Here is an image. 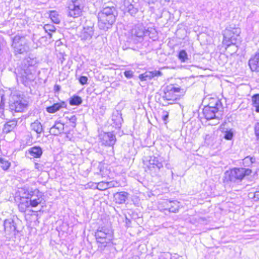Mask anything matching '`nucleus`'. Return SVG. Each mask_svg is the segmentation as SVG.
Returning <instances> with one entry per match:
<instances>
[{"label":"nucleus","instance_id":"nucleus-1","mask_svg":"<svg viewBox=\"0 0 259 259\" xmlns=\"http://www.w3.org/2000/svg\"><path fill=\"white\" fill-rule=\"evenodd\" d=\"M37 63L36 58L30 57L25 58L21 65L15 70L17 79L26 86L29 82L33 81L35 78L34 65Z\"/></svg>","mask_w":259,"mask_h":259},{"label":"nucleus","instance_id":"nucleus-2","mask_svg":"<svg viewBox=\"0 0 259 259\" xmlns=\"http://www.w3.org/2000/svg\"><path fill=\"white\" fill-rule=\"evenodd\" d=\"M115 11L114 7L107 6L98 13V26L100 29L106 31L111 27L115 21Z\"/></svg>","mask_w":259,"mask_h":259},{"label":"nucleus","instance_id":"nucleus-3","mask_svg":"<svg viewBox=\"0 0 259 259\" xmlns=\"http://www.w3.org/2000/svg\"><path fill=\"white\" fill-rule=\"evenodd\" d=\"M251 173L249 168H234L225 173V178L227 181L237 183L241 181L245 176Z\"/></svg>","mask_w":259,"mask_h":259},{"label":"nucleus","instance_id":"nucleus-4","mask_svg":"<svg viewBox=\"0 0 259 259\" xmlns=\"http://www.w3.org/2000/svg\"><path fill=\"white\" fill-rule=\"evenodd\" d=\"M12 46L15 54H22L29 51L28 41L25 37L16 35L13 40Z\"/></svg>","mask_w":259,"mask_h":259},{"label":"nucleus","instance_id":"nucleus-5","mask_svg":"<svg viewBox=\"0 0 259 259\" xmlns=\"http://www.w3.org/2000/svg\"><path fill=\"white\" fill-rule=\"evenodd\" d=\"M84 7L83 0H71L67 4V15L73 18L79 17Z\"/></svg>","mask_w":259,"mask_h":259},{"label":"nucleus","instance_id":"nucleus-6","mask_svg":"<svg viewBox=\"0 0 259 259\" xmlns=\"http://www.w3.org/2000/svg\"><path fill=\"white\" fill-rule=\"evenodd\" d=\"M95 237L98 242L107 244L112 240L113 233L111 229L106 227H99L95 232Z\"/></svg>","mask_w":259,"mask_h":259},{"label":"nucleus","instance_id":"nucleus-7","mask_svg":"<svg viewBox=\"0 0 259 259\" xmlns=\"http://www.w3.org/2000/svg\"><path fill=\"white\" fill-rule=\"evenodd\" d=\"M28 102L20 96H13L9 103V109L11 112H23L26 108Z\"/></svg>","mask_w":259,"mask_h":259},{"label":"nucleus","instance_id":"nucleus-8","mask_svg":"<svg viewBox=\"0 0 259 259\" xmlns=\"http://www.w3.org/2000/svg\"><path fill=\"white\" fill-rule=\"evenodd\" d=\"M215 107L207 105L204 107L203 109V114L207 120H210L214 118H219L217 114L219 112H222L223 106L221 102L219 100L215 101Z\"/></svg>","mask_w":259,"mask_h":259},{"label":"nucleus","instance_id":"nucleus-9","mask_svg":"<svg viewBox=\"0 0 259 259\" xmlns=\"http://www.w3.org/2000/svg\"><path fill=\"white\" fill-rule=\"evenodd\" d=\"M240 32L239 28H233L232 29H226L223 33V43L227 47L231 45H235L237 41V37H238Z\"/></svg>","mask_w":259,"mask_h":259},{"label":"nucleus","instance_id":"nucleus-10","mask_svg":"<svg viewBox=\"0 0 259 259\" xmlns=\"http://www.w3.org/2000/svg\"><path fill=\"white\" fill-rule=\"evenodd\" d=\"M144 164L148 170L156 172L159 171L163 167L161 162L159 161L157 157L155 156H149L148 159L144 161Z\"/></svg>","mask_w":259,"mask_h":259},{"label":"nucleus","instance_id":"nucleus-11","mask_svg":"<svg viewBox=\"0 0 259 259\" xmlns=\"http://www.w3.org/2000/svg\"><path fill=\"white\" fill-rule=\"evenodd\" d=\"M181 89L179 87H175L172 85L167 86L164 91L162 98L167 101H176L179 96L177 94L180 93Z\"/></svg>","mask_w":259,"mask_h":259},{"label":"nucleus","instance_id":"nucleus-12","mask_svg":"<svg viewBox=\"0 0 259 259\" xmlns=\"http://www.w3.org/2000/svg\"><path fill=\"white\" fill-rule=\"evenodd\" d=\"M4 231L7 238L15 235L16 225L12 219H6L4 222Z\"/></svg>","mask_w":259,"mask_h":259},{"label":"nucleus","instance_id":"nucleus-13","mask_svg":"<svg viewBox=\"0 0 259 259\" xmlns=\"http://www.w3.org/2000/svg\"><path fill=\"white\" fill-rule=\"evenodd\" d=\"M99 137L102 144L106 146L112 147L116 141L115 136L111 132L101 134Z\"/></svg>","mask_w":259,"mask_h":259},{"label":"nucleus","instance_id":"nucleus-14","mask_svg":"<svg viewBox=\"0 0 259 259\" xmlns=\"http://www.w3.org/2000/svg\"><path fill=\"white\" fill-rule=\"evenodd\" d=\"M27 195L28 199H29L31 202V207L37 206L42 200L41 193L37 189L29 192Z\"/></svg>","mask_w":259,"mask_h":259},{"label":"nucleus","instance_id":"nucleus-15","mask_svg":"<svg viewBox=\"0 0 259 259\" xmlns=\"http://www.w3.org/2000/svg\"><path fill=\"white\" fill-rule=\"evenodd\" d=\"M163 208L165 210H168L170 212L176 213L179 209V202L177 201H166L163 202Z\"/></svg>","mask_w":259,"mask_h":259},{"label":"nucleus","instance_id":"nucleus-16","mask_svg":"<svg viewBox=\"0 0 259 259\" xmlns=\"http://www.w3.org/2000/svg\"><path fill=\"white\" fill-rule=\"evenodd\" d=\"M248 64L252 71L259 72V51L249 59Z\"/></svg>","mask_w":259,"mask_h":259},{"label":"nucleus","instance_id":"nucleus-17","mask_svg":"<svg viewBox=\"0 0 259 259\" xmlns=\"http://www.w3.org/2000/svg\"><path fill=\"white\" fill-rule=\"evenodd\" d=\"M145 28L142 25H137L134 26L131 30L133 36L143 39L145 37Z\"/></svg>","mask_w":259,"mask_h":259},{"label":"nucleus","instance_id":"nucleus-18","mask_svg":"<svg viewBox=\"0 0 259 259\" xmlns=\"http://www.w3.org/2000/svg\"><path fill=\"white\" fill-rule=\"evenodd\" d=\"M64 129V124L59 121H56L55 124L50 128L49 133L51 135L58 136L63 133Z\"/></svg>","mask_w":259,"mask_h":259},{"label":"nucleus","instance_id":"nucleus-19","mask_svg":"<svg viewBox=\"0 0 259 259\" xmlns=\"http://www.w3.org/2000/svg\"><path fill=\"white\" fill-rule=\"evenodd\" d=\"M94 34L93 27L91 26H87L83 28L80 37L82 40H90Z\"/></svg>","mask_w":259,"mask_h":259},{"label":"nucleus","instance_id":"nucleus-20","mask_svg":"<svg viewBox=\"0 0 259 259\" xmlns=\"http://www.w3.org/2000/svg\"><path fill=\"white\" fill-rule=\"evenodd\" d=\"M67 104L65 102L62 101L60 103L54 104L53 105L47 107L46 110L48 112L50 113H54L60 109L66 108Z\"/></svg>","mask_w":259,"mask_h":259},{"label":"nucleus","instance_id":"nucleus-21","mask_svg":"<svg viewBox=\"0 0 259 259\" xmlns=\"http://www.w3.org/2000/svg\"><path fill=\"white\" fill-rule=\"evenodd\" d=\"M30 128L31 131L35 132L37 134V138H39L40 135L44 132L43 126L38 120H35L30 124Z\"/></svg>","mask_w":259,"mask_h":259},{"label":"nucleus","instance_id":"nucleus-22","mask_svg":"<svg viewBox=\"0 0 259 259\" xmlns=\"http://www.w3.org/2000/svg\"><path fill=\"white\" fill-rule=\"evenodd\" d=\"M128 196V193L126 192H117L114 195L115 202L119 204L124 203Z\"/></svg>","mask_w":259,"mask_h":259},{"label":"nucleus","instance_id":"nucleus-23","mask_svg":"<svg viewBox=\"0 0 259 259\" xmlns=\"http://www.w3.org/2000/svg\"><path fill=\"white\" fill-rule=\"evenodd\" d=\"M17 124V121L16 120H9L4 125L3 132L5 134H8L12 132Z\"/></svg>","mask_w":259,"mask_h":259},{"label":"nucleus","instance_id":"nucleus-24","mask_svg":"<svg viewBox=\"0 0 259 259\" xmlns=\"http://www.w3.org/2000/svg\"><path fill=\"white\" fill-rule=\"evenodd\" d=\"M28 152L31 156L35 158H39L42 154V150L39 146H33L28 150Z\"/></svg>","mask_w":259,"mask_h":259},{"label":"nucleus","instance_id":"nucleus-25","mask_svg":"<svg viewBox=\"0 0 259 259\" xmlns=\"http://www.w3.org/2000/svg\"><path fill=\"white\" fill-rule=\"evenodd\" d=\"M145 36H148L149 38L155 40L157 39V32L156 29L152 27H149L147 29H145Z\"/></svg>","mask_w":259,"mask_h":259},{"label":"nucleus","instance_id":"nucleus-26","mask_svg":"<svg viewBox=\"0 0 259 259\" xmlns=\"http://www.w3.org/2000/svg\"><path fill=\"white\" fill-rule=\"evenodd\" d=\"M82 102V100L78 96L74 95L69 99V104L71 106H78Z\"/></svg>","mask_w":259,"mask_h":259},{"label":"nucleus","instance_id":"nucleus-27","mask_svg":"<svg viewBox=\"0 0 259 259\" xmlns=\"http://www.w3.org/2000/svg\"><path fill=\"white\" fill-rule=\"evenodd\" d=\"M255 162V158L254 157L246 156L243 159V165L246 167H249Z\"/></svg>","mask_w":259,"mask_h":259},{"label":"nucleus","instance_id":"nucleus-28","mask_svg":"<svg viewBox=\"0 0 259 259\" xmlns=\"http://www.w3.org/2000/svg\"><path fill=\"white\" fill-rule=\"evenodd\" d=\"M11 166V162L4 158L0 157V166L4 170H7Z\"/></svg>","mask_w":259,"mask_h":259},{"label":"nucleus","instance_id":"nucleus-29","mask_svg":"<svg viewBox=\"0 0 259 259\" xmlns=\"http://www.w3.org/2000/svg\"><path fill=\"white\" fill-rule=\"evenodd\" d=\"M50 17L52 22L54 23L59 24L60 22L59 15L56 11H51L50 14Z\"/></svg>","mask_w":259,"mask_h":259},{"label":"nucleus","instance_id":"nucleus-30","mask_svg":"<svg viewBox=\"0 0 259 259\" xmlns=\"http://www.w3.org/2000/svg\"><path fill=\"white\" fill-rule=\"evenodd\" d=\"M252 102L255 111L259 113V94H255L252 97Z\"/></svg>","mask_w":259,"mask_h":259},{"label":"nucleus","instance_id":"nucleus-31","mask_svg":"<svg viewBox=\"0 0 259 259\" xmlns=\"http://www.w3.org/2000/svg\"><path fill=\"white\" fill-rule=\"evenodd\" d=\"M44 29L48 33L50 38L52 37L51 32H55L56 30V27L53 25L49 24L45 25Z\"/></svg>","mask_w":259,"mask_h":259},{"label":"nucleus","instance_id":"nucleus-32","mask_svg":"<svg viewBox=\"0 0 259 259\" xmlns=\"http://www.w3.org/2000/svg\"><path fill=\"white\" fill-rule=\"evenodd\" d=\"M178 58L182 62H186L189 60L187 53L184 50L179 52Z\"/></svg>","mask_w":259,"mask_h":259},{"label":"nucleus","instance_id":"nucleus-33","mask_svg":"<svg viewBox=\"0 0 259 259\" xmlns=\"http://www.w3.org/2000/svg\"><path fill=\"white\" fill-rule=\"evenodd\" d=\"M126 11L128 12L131 16H135L138 12V9L135 8L132 4H128L127 5Z\"/></svg>","mask_w":259,"mask_h":259},{"label":"nucleus","instance_id":"nucleus-34","mask_svg":"<svg viewBox=\"0 0 259 259\" xmlns=\"http://www.w3.org/2000/svg\"><path fill=\"white\" fill-rule=\"evenodd\" d=\"M139 78L141 81H146L152 79L150 71H146L144 73L140 74Z\"/></svg>","mask_w":259,"mask_h":259},{"label":"nucleus","instance_id":"nucleus-35","mask_svg":"<svg viewBox=\"0 0 259 259\" xmlns=\"http://www.w3.org/2000/svg\"><path fill=\"white\" fill-rule=\"evenodd\" d=\"M224 138L227 140H231L234 135V133L232 129L226 130L224 132Z\"/></svg>","mask_w":259,"mask_h":259},{"label":"nucleus","instance_id":"nucleus-36","mask_svg":"<svg viewBox=\"0 0 259 259\" xmlns=\"http://www.w3.org/2000/svg\"><path fill=\"white\" fill-rule=\"evenodd\" d=\"M254 132L256 138L259 140V121L255 123L254 125Z\"/></svg>","mask_w":259,"mask_h":259},{"label":"nucleus","instance_id":"nucleus-37","mask_svg":"<svg viewBox=\"0 0 259 259\" xmlns=\"http://www.w3.org/2000/svg\"><path fill=\"white\" fill-rule=\"evenodd\" d=\"M249 197L253 198L255 201L259 200V190L256 191L254 193H249Z\"/></svg>","mask_w":259,"mask_h":259},{"label":"nucleus","instance_id":"nucleus-38","mask_svg":"<svg viewBox=\"0 0 259 259\" xmlns=\"http://www.w3.org/2000/svg\"><path fill=\"white\" fill-rule=\"evenodd\" d=\"M150 72L151 73V76L152 78L154 77L161 76L162 75V73L159 70H154Z\"/></svg>","mask_w":259,"mask_h":259},{"label":"nucleus","instance_id":"nucleus-39","mask_svg":"<svg viewBox=\"0 0 259 259\" xmlns=\"http://www.w3.org/2000/svg\"><path fill=\"white\" fill-rule=\"evenodd\" d=\"M21 202L23 203V204H25V205H26V206L27 208L29 207L30 206H31V204L29 200V199H28V195L27 196V197L25 198L21 199Z\"/></svg>","mask_w":259,"mask_h":259},{"label":"nucleus","instance_id":"nucleus-40","mask_svg":"<svg viewBox=\"0 0 259 259\" xmlns=\"http://www.w3.org/2000/svg\"><path fill=\"white\" fill-rule=\"evenodd\" d=\"M77 118L75 115L72 116L69 118V121L71 123V126L73 127H75L76 126V122Z\"/></svg>","mask_w":259,"mask_h":259},{"label":"nucleus","instance_id":"nucleus-41","mask_svg":"<svg viewBox=\"0 0 259 259\" xmlns=\"http://www.w3.org/2000/svg\"><path fill=\"white\" fill-rule=\"evenodd\" d=\"M133 74L134 72L132 70H126L124 72L125 76L128 79L131 78L133 77Z\"/></svg>","mask_w":259,"mask_h":259},{"label":"nucleus","instance_id":"nucleus-42","mask_svg":"<svg viewBox=\"0 0 259 259\" xmlns=\"http://www.w3.org/2000/svg\"><path fill=\"white\" fill-rule=\"evenodd\" d=\"M88 80V79L87 76H81L80 77V78L79 79V81L81 84L84 85L87 83Z\"/></svg>","mask_w":259,"mask_h":259},{"label":"nucleus","instance_id":"nucleus-43","mask_svg":"<svg viewBox=\"0 0 259 259\" xmlns=\"http://www.w3.org/2000/svg\"><path fill=\"white\" fill-rule=\"evenodd\" d=\"M108 183L100 182L98 184V187H100V189H106L108 188Z\"/></svg>","mask_w":259,"mask_h":259},{"label":"nucleus","instance_id":"nucleus-44","mask_svg":"<svg viewBox=\"0 0 259 259\" xmlns=\"http://www.w3.org/2000/svg\"><path fill=\"white\" fill-rule=\"evenodd\" d=\"M5 115L4 114V108L2 103L0 104V118L2 119L5 118Z\"/></svg>","mask_w":259,"mask_h":259},{"label":"nucleus","instance_id":"nucleus-45","mask_svg":"<svg viewBox=\"0 0 259 259\" xmlns=\"http://www.w3.org/2000/svg\"><path fill=\"white\" fill-rule=\"evenodd\" d=\"M18 207L21 212H25L27 208V207L25 205V204H23V203L20 202V204L18 205Z\"/></svg>","mask_w":259,"mask_h":259},{"label":"nucleus","instance_id":"nucleus-46","mask_svg":"<svg viewBox=\"0 0 259 259\" xmlns=\"http://www.w3.org/2000/svg\"><path fill=\"white\" fill-rule=\"evenodd\" d=\"M112 120L113 121H116V124L117 125H119L121 124V122L122 120V118L121 117V115H119L118 116L116 117V119L112 118Z\"/></svg>","mask_w":259,"mask_h":259},{"label":"nucleus","instance_id":"nucleus-47","mask_svg":"<svg viewBox=\"0 0 259 259\" xmlns=\"http://www.w3.org/2000/svg\"><path fill=\"white\" fill-rule=\"evenodd\" d=\"M168 118V113L167 111H163L162 115V119L166 121Z\"/></svg>","mask_w":259,"mask_h":259},{"label":"nucleus","instance_id":"nucleus-48","mask_svg":"<svg viewBox=\"0 0 259 259\" xmlns=\"http://www.w3.org/2000/svg\"><path fill=\"white\" fill-rule=\"evenodd\" d=\"M217 99H213L212 101L211 102H210L208 105H211V106H212V107H215L216 106L215 105V101L217 100Z\"/></svg>","mask_w":259,"mask_h":259},{"label":"nucleus","instance_id":"nucleus-49","mask_svg":"<svg viewBox=\"0 0 259 259\" xmlns=\"http://www.w3.org/2000/svg\"><path fill=\"white\" fill-rule=\"evenodd\" d=\"M35 168L36 169H37L38 170H40L42 169V166L40 165V164H38L37 163H35Z\"/></svg>","mask_w":259,"mask_h":259},{"label":"nucleus","instance_id":"nucleus-50","mask_svg":"<svg viewBox=\"0 0 259 259\" xmlns=\"http://www.w3.org/2000/svg\"><path fill=\"white\" fill-rule=\"evenodd\" d=\"M54 89L56 91H59L60 90V87L59 85H55Z\"/></svg>","mask_w":259,"mask_h":259},{"label":"nucleus","instance_id":"nucleus-51","mask_svg":"<svg viewBox=\"0 0 259 259\" xmlns=\"http://www.w3.org/2000/svg\"><path fill=\"white\" fill-rule=\"evenodd\" d=\"M166 166L167 168H168L169 165H168V164H166Z\"/></svg>","mask_w":259,"mask_h":259},{"label":"nucleus","instance_id":"nucleus-52","mask_svg":"<svg viewBox=\"0 0 259 259\" xmlns=\"http://www.w3.org/2000/svg\"><path fill=\"white\" fill-rule=\"evenodd\" d=\"M166 166L167 168H168L169 165H168V164H166Z\"/></svg>","mask_w":259,"mask_h":259}]
</instances>
